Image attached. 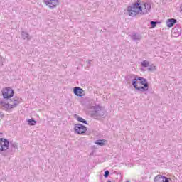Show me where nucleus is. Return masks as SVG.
<instances>
[{"label": "nucleus", "mask_w": 182, "mask_h": 182, "mask_svg": "<svg viewBox=\"0 0 182 182\" xmlns=\"http://www.w3.org/2000/svg\"><path fill=\"white\" fill-rule=\"evenodd\" d=\"M131 39L134 41H141V35L139 33H133L132 35L130 36Z\"/></svg>", "instance_id": "nucleus-11"}, {"label": "nucleus", "mask_w": 182, "mask_h": 182, "mask_svg": "<svg viewBox=\"0 0 182 182\" xmlns=\"http://www.w3.org/2000/svg\"><path fill=\"white\" fill-rule=\"evenodd\" d=\"M154 181L155 182H170V178L164 176L158 175L155 177Z\"/></svg>", "instance_id": "nucleus-9"}, {"label": "nucleus", "mask_w": 182, "mask_h": 182, "mask_svg": "<svg viewBox=\"0 0 182 182\" xmlns=\"http://www.w3.org/2000/svg\"><path fill=\"white\" fill-rule=\"evenodd\" d=\"M0 106L4 109H11V105L2 100H0Z\"/></svg>", "instance_id": "nucleus-13"}, {"label": "nucleus", "mask_w": 182, "mask_h": 182, "mask_svg": "<svg viewBox=\"0 0 182 182\" xmlns=\"http://www.w3.org/2000/svg\"><path fill=\"white\" fill-rule=\"evenodd\" d=\"M110 174V172L108 171V170H107V171H105V174H104V177L105 178H107V177H109V175Z\"/></svg>", "instance_id": "nucleus-21"}, {"label": "nucleus", "mask_w": 182, "mask_h": 182, "mask_svg": "<svg viewBox=\"0 0 182 182\" xmlns=\"http://www.w3.org/2000/svg\"><path fill=\"white\" fill-rule=\"evenodd\" d=\"M12 147H14V149H18V144L16 143L12 144Z\"/></svg>", "instance_id": "nucleus-23"}, {"label": "nucleus", "mask_w": 182, "mask_h": 182, "mask_svg": "<svg viewBox=\"0 0 182 182\" xmlns=\"http://www.w3.org/2000/svg\"><path fill=\"white\" fill-rule=\"evenodd\" d=\"M132 86L139 92L149 90V82L146 78L135 76L132 80Z\"/></svg>", "instance_id": "nucleus-2"}, {"label": "nucleus", "mask_w": 182, "mask_h": 182, "mask_svg": "<svg viewBox=\"0 0 182 182\" xmlns=\"http://www.w3.org/2000/svg\"><path fill=\"white\" fill-rule=\"evenodd\" d=\"M148 70H149L150 72L153 71V70H156V65H150L149 68H148Z\"/></svg>", "instance_id": "nucleus-20"}, {"label": "nucleus", "mask_w": 182, "mask_h": 182, "mask_svg": "<svg viewBox=\"0 0 182 182\" xmlns=\"http://www.w3.org/2000/svg\"><path fill=\"white\" fill-rule=\"evenodd\" d=\"M141 65L143 66V68H149L150 63H149L147 60H144L142 63H141Z\"/></svg>", "instance_id": "nucleus-18"}, {"label": "nucleus", "mask_w": 182, "mask_h": 182, "mask_svg": "<svg viewBox=\"0 0 182 182\" xmlns=\"http://www.w3.org/2000/svg\"><path fill=\"white\" fill-rule=\"evenodd\" d=\"M73 92L75 96H78V97H82V96H85V90L80 88V87H74Z\"/></svg>", "instance_id": "nucleus-8"}, {"label": "nucleus", "mask_w": 182, "mask_h": 182, "mask_svg": "<svg viewBox=\"0 0 182 182\" xmlns=\"http://www.w3.org/2000/svg\"><path fill=\"white\" fill-rule=\"evenodd\" d=\"M127 182H130V181H127Z\"/></svg>", "instance_id": "nucleus-26"}, {"label": "nucleus", "mask_w": 182, "mask_h": 182, "mask_svg": "<svg viewBox=\"0 0 182 182\" xmlns=\"http://www.w3.org/2000/svg\"><path fill=\"white\" fill-rule=\"evenodd\" d=\"M140 0H137V2L133 4L132 6L127 7V14L129 16H136V15H146L150 12L151 9V4L150 2H145L140 4Z\"/></svg>", "instance_id": "nucleus-1"}, {"label": "nucleus", "mask_w": 182, "mask_h": 182, "mask_svg": "<svg viewBox=\"0 0 182 182\" xmlns=\"http://www.w3.org/2000/svg\"><path fill=\"white\" fill-rule=\"evenodd\" d=\"M4 62V58H2V56L0 55V63H2Z\"/></svg>", "instance_id": "nucleus-24"}, {"label": "nucleus", "mask_w": 182, "mask_h": 182, "mask_svg": "<svg viewBox=\"0 0 182 182\" xmlns=\"http://www.w3.org/2000/svg\"><path fill=\"white\" fill-rule=\"evenodd\" d=\"M21 36H22L23 39H27V41H31V36H29V33H28V32H26V31H22Z\"/></svg>", "instance_id": "nucleus-15"}, {"label": "nucleus", "mask_w": 182, "mask_h": 182, "mask_svg": "<svg viewBox=\"0 0 182 182\" xmlns=\"http://www.w3.org/2000/svg\"><path fill=\"white\" fill-rule=\"evenodd\" d=\"M9 149V141L5 138H0V154L6 156Z\"/></svg>", "instance_id": "nucleus-3"}, {"label": "nucleus", "mask_w": 182, "mask_h": 182, "mask_svg": "<svg viewBox=\"0 0 182 182\" xmlns=\"http://www.w3.org/2000/svg\"><path fill=\"white\" fill-rule=\"evenodd\" d=\"M75 131L77 134H85V133L87 132V128H86L83 124H77L75 126Z\"/></svg>", "instance_id": "nucleus-7"}, {"label": "nucleus", "mask_w": 182, "mask_h": 182, "mask_svg": "<svg viewBox=\"0 0 182 182\" xmlns=\"http://www.w3.org/2000/svg\"><path fill=\"white\" fill-rule=\"evenodd\" d=\"M14 90L11 89L9 87H6L2 90L4 99H10V97H14Z\"/></svg>", "instance_id": "nucleus-6"}, {"label": "nucleus", "mask_w": 182, "mask_h": 182, "mask_svg": "<svg viewBox=\"0 0 182 182\" xmlns=\"http://www.w3.org/2000/svg\"><path fill=\"white\" fill-rule=\"evenodd\" d=\"M105 143H106L105 139H98L95 141V144H98V146H105Z\"/></svg>", "instance_id": "nucleus-17"}, {"label": "nucleus", "mask_w": 182, "mask_h": 182, "mask_svg": "<svg viewBox=\"0 0 182 182\" xmlns=\"http://www.w3.org/2000/svg\"><path fill=\"white\" fill-rule=\"evenodd\" d=\"M43 3L49 9H55L59 5V0H43Z\"/></svg>", "instance_id": "nucleus-5"}, {"label": "nucleus", "mask_w": 182, "mask_h": 182, "mask_svg": "<svg viewBox=\"0 0 182 182\" xmlns=\"http://www.w3.org/2000/svg\"><path fill=\"white\" fill-rule=\"evenodd\" d=\"M90 63H92V60H88V65L90 66Z\"/></svg>", "instance_id": "nucleus-25"}, {"label": "nucleus", "mask_w": 182, "mask_h": 182, "mask_svg": "<svg viewBox=\"0 0 182 182\" xmlns=\"http://www.w3.org/2000/svg\"><path fill=\"white\" fill-rule=\"evenodd\" d=\"M19 105V101H18V99H14L11 100L10 104V109H14V107H16Z\"/></svg>", "instance_id": "nucleus-14"}, {"label": "nucleus", "mask_w": 182, "mask_h": 182, "mask_svg": "<svg viewBox=\"0 0 182 182\" xmlns=\"http://www.w3.org/2000/svg\"><path fill=\"white\" fill-rule=\"evenodd\" d=\"M150 25L151 26L152 28H156V25H157V22L156 21H151Z\"/></svg>", "instance_id": "nucleus-22"}, {"label": "nucleus", "mask_w": 182, "mask_h": 182, "mask_svg": "<svg viewBox=\"0 0 182 182\" xmlns=\"http://www.w3.org/2000/svg\"><path fill=\"white\" fill-rule=\"evenodd\" d=\"M75 118L77 120V122H80V123H84L85 124H87V121H86L85 119H83L77 115H75Z\"/></svg>", "instance_id": "nucleus-16"}, {"label": "nucleus", "mask_w": 182, "mask_h": 182, "mask_svg": "<svg viewBox=\"0 0 182 182\" xmlns=\"http://www.w3.org/2000/svg\"><path fill=\"white\" fill-rule=\"evenodd\" d=\"M27 122L30 126H35L36 124L35 119H28Z\"/></svg>", "instance_id": "nucleus-19"}, {"label": "nucleus", "mask_w": 182, "mask_h": 182, "mask_svg": "<svg viewBox=\"0 0 182 182\" xmlns=\"http://www.w3.org/2000/svg\"><path fill=\"white\" fill-rule=\"evenodd\" d=\"M93 110L91 116L94 119H100V117L105 116V109H102L100 106L93 107Z\"/></svg>", "instance_id": "nucleus-4"}, {"label": "nucleus", "mask_w": 182, "mask_h": 182, "mask_svg": "<svg viewBox=\"0 0 182 182\" xmlns=\"http://www.w3.org/2000/svg\"><path fill=\"white\" fill-rule=\"evenodd\" d=\"M175 23H177V21L175 18L168 19L166 22L168 28H172V26H174Z\"/></svg>", "instance_id": "nucleus-12"}, {"label": "nucleus", "mask_w": 182, "mask_h": 182, "mask_svg": "<svg viewBox=\"0 0 182 182\" xmlns=\"http://www.w3.org/2000/svg\"><path fill=\"white\" fill-rule=\"evenodd\" d=\"M173 36L175 38H178L181 35V28L180 27H175L172 30Z\"/></svg>", "instance_id": "nucleus-10"}]
</instances>
